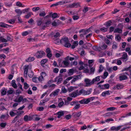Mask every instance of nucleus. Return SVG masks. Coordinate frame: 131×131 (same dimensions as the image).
Masks as SVG:
<instances>
[{"instance_id": "7c9ffc66", "label": "nucleus", "mask_w": 131, "mask_h": 131, "mask_svg": "<svg viewBox=\"0 0 131 131\" xmlns=\"http://www.w3.org/2000/svg\"><path fill=\"white\" fill-rule=\"evenodd\" d=\"M9 48H7L6 49H3L1 50V51H3L4 52L7 53L9 52Z\"/></svg>"}, {"instance_id": "4468645a", "label": "nucleus", "mask_w": 131, "mask_h": 131, "mask_svg": "<svg viewBox=\"0 0 131 131\" xmlns=\"http://www.w3.org/2000/svg\"><path fill=\"white\" fill-rule=\"evenodd\" d=\"M81 114V112H79L78 113H73L72 114V116H73L74 118H77L79 117Z\"/></svg>"}, {"instance_id": "a19ab883", "label": "nucleus", "mask_w": 131, "mask_h": 131, "mask_svg": "<svg viewBox=\"0 0 131 131\" xmlns=\"http://www.w3.org/2000/svg\"><path fill=\"white\" fill-rule=\"evenodd\" d=\"M46 15V14L45 12L44 11H42L39 14V16L40 17H44Z\"/></svg>"}, {"instance_id": "680f3d73", "label": "nucleus", "mask_w": 131, "mask_h": 131, "mask_svg": "<svg viewBox=\"0 0 131 131\" xmlns=\"http://www.w3.org/2000/svg\"><path fill=\"white\" fill-rule=\"evenodd\" d=\"M67 8H74L73 3L72 4H70L67 6Z\"/></svg>"}, {"instance_id": "cd10ccee", "label": "nucleus", "mask_w": 131, "mask_h": 131, "mask_svg": "<svg viewBox=\"0 0 131 131\" xmlns=\"http://www.w3.org/2000/svg\"><path fill=\"white\" fill-rule=\"evenodd\" d=\"M15 11L17 14H19L18 15H21L22 13V12L20 10V9H17L15 10Z\"/></svg>"}, {"instance_id": "09e8293b", "label": "nucleus", "mask_w": 131, "mask_h": 131, "mask_svg": "<svg viewBox=\"0 0 131 131\" xmlns=\"http://www.w3.org/2000/svg\"><path fill=\"white\" fill-rule=\"evenodd\" d=\"M95 98V97H92L89 98H87L89 103L90 102V101H93Z\"/></svg>"}, {"instance_id": "473e14b6", "label": "nucleus", "mask_w": 131, "mask_h": 131, "mask_svg": "<svg viewBox=\"0 0 131 131\" xmlns=\"http://www.w3.org/2000/svg\"><path fill=\"white\" fill-rule=\"evenodd\" d=\"M59 24V23H57L56 21H53L52 23V25L54 26H58Z\"/></svg>"}, {"instance_id": "393cba45", "label": "nucleus", "mask_w": 131, "mask_h": 131, "mask_svg": "<svg viewBox=\"0 0 131 131\" xmlns=\"http://www.w3.org/2000/svg\"><path fill=\"white\" fill-rule=\"evenodd\" d=\"M42 19L41 18H40L37 21V23L38 26H40L42 24Z\"/></svg>"}, {"instance_id": "69168bd1", "label": "nucleus", "mask_w": 131, "mask_h": 131, "mask_svg": "<svg viewBox=\"0 0 131 131\" xmlns=\"http://www.w3.org/2000/svg\"><path fill=\"white\" fill-rule=\"evenodd\" d=\"M100 30L101 31H103V32H106L107 31V28H105L104 27L101 28Z\"/></svg>"}, {"instance_id": "39448f33", "label": "nucleus", "mask_w": 131, "mask_h": 131, "mask_svg": "<svg viewBox=\"0 0 131 131\" xmlns=\"http://www.w3.org/2000/svg\"><path fill=\"white\" fill-rule=\"evenodd\" d=\"M24 113V111H18L17 113H19L14 118V120L13 121V123L15 122L19 118L20 115Z\"/></svg>"}, {"instance_id": "20e7f679", "label": "nucleus", "mask_w": 131, "mask_h": 131, "mask_svg": "<svg viewBox=\"0 0 131 131\" xmlns=\"http://www.w3.org/2000/svg\"><path fill=\"white\" fill-rule=\"evenodd\" d=\"M82 76V74L78 75L77 76H74L73 79L72 80L71 83H73L75 82L77 80L80 79L81 77Z\"/></svg>"}, {"instance_id": "a878e982", "label": "nucleus", "mask_w": 131, "mask_h": 131, "mask_svg": "<svg viewBox=\"0 0 131 131\" xmlns=\"http://www.w3.org/2000/svg\"><path fill=\"white\" fill-rule=\"evenodd\" d=\"M8 94H12L13 93L14 94L15 93V91L14 89H10L8 90L7 92Z\"/></svg>"}, {"instance_id": "58836bf2", "label": "nucleus", "mask_w": 131, "mask_h": 131, "mask_svg": "<svg viewBox=\"0 0 131 131\" xmlns=\"http://www.w3.org/2000/svg\"><path fill=\"white\" fill-rule=\"evenodd\" d=\"M95 68L94 67L91 68L90 69V74H93L95 71Z\"/></svg>"}, {"instance_id": "c756f323", "label": "nucleus", "mask_w": 131, "mask_h": 131, "mask_svg": "<svg viewBox=\"0 0 131 131\" xmlns=\"http://www.w3.org/2000/svg\"><path fill=\"white\" fill-rule=\"evenodd\" d=\"M74 8H78L80 7V6L79 3H73Z\"/></svg>"}, {"instance_id": "9d476101", "label": "nucleus", "mask_w": 131, "mask_h": 131, "mask_svg": "<svg viewBox=\"0 0 131 131\" xmlns=\"http://www.w3.org/2000/svg\"><path fill=\"white\" fill-rule=\"evenodd\" d=\"M87 98L82 99L81 101H79V102L81 104H87L89 102Z\"/></svg>"}, {"instance_id": "ea45409f", "label": "nucleus", "mask_w": 131, "mask_h": 131, "mask_svg": "<svg viewBox=\"0 0 131 131\" xmlns=\"http://www.w3.org/2000/svg\"><path fill=\"white\" fill-rule=\"evenodd\" d=\"M42 54V55H45V53L43 51H38L37 53V54Z\"/></svg>"}, {"instance_id": "3c124183", "label": "nucleus", "mask_w": 131, "mask_h": 131, "mask_svg": "<svg viewBox=\"0 0 131 131\" xmlns=\"http://www.w3.org/2000/svg\"><path fill=\"white\" fill-rule=\"evenodd\" d=\"M80 104H76L73 108V109L74 110H77L80 108Z\"/></svg>"}, {"instance_id": "9b49d317", "label": "nucleus", "mask_w": 131, "mask_h": 131, "mask_svg": "<svg viewBox=\"0 0 131 131\" xmlns=\"http://www.w3.org/2000/svg\"><path fill=\"white\" fill-rule=\"evenodd\" d=\"M122 126H120L117 127L113 126L112 127L111 129L112 130H114L115 131H117L120 129L121 128Z\"/></svg>"}, {"instance_id": "79ce46f5", "label": "nucleus", "mask_w": 131, "mask_h": 131, "mask_svg": "<svg viewBox=\"0 0 131 131\" xmlns=\"http://www.w3.org/2000/svg\"><path fill=\"white\" fill-rule=\"evenodd\" d=\"M79 33H83V34L84 35H85L87 34V33L86 32V31H85V30L84 29H82L80 30L79 31Z\"/></svg>"}, {"instance_id": "ddd939ff", "label": "nucleus", "mask_w": 131, "mask_h": 131, "mask_svg": "<svg viewBox=\"0 0 131 131\" xmlns=\"http://www.w3.org/2000/svg\"><path fill=\"white\" fill-rule=\"evenodd\" d=\"M91 89H89L86 91L84 90V95H89L92 92Z\"/></svg>"}, {"instance_id": "2eb2a0df", "label": "nucleus", "mask_w": 131, "mask_h": 131, "mask_svg": "<svg viewBox=\"0 0 131 131\" xmlns=\"http://www.w3.org/2000/svg\"><path fill=\"white\" fill-rule=\"evenodd\" d=\"M127 55L126 53L125 52H124L122 56V57L120 58V59H126V61L127 60Z\"/></svg>"}, {"instance_id": "c85d7f7f", "label": "nucleus", "mask_w": 131, "mask_h": 131, "mask_svg": "<svg viewBox=\"0 0 131 131\" xmlns=\"http://www.w3.org/2000/svg\"><path fill=\"white\" fill-rule=\"evenodd\" d=\"M35 59V58L34 57H30L26 60V61L27 62L32 61H34Z\"/></svg>"}, {"instance_id": "a18cd8bd", "label": "nucleus", "mask_w": 131, "mask_h": 131, "mask_svg": "<svg viewBox=\"0 0 131 131\" xmlns=\"http://www.w3.org/2000/svg\"><path fill=\"white\" fill-rule=\"evenodd\" d=\"M71 117V115L70 114L67 115L65 116V118L67 120H69L70 119Z\"/></svg>"}, {"instance_id": "5fc2aeb1", "label": "nucleus", "mask_w": 131, "mask_h": 131, "mask_svg": "<svg viewBox=\"0 0 131 131\" xmlns=\"http://www.w3.org/2000/svg\"><path fill=\"white\" fill-rule=\"evenodd\" d=\"M64 104V102L63 101H62L60 102L58 104V107H61L63 106Z\"/></svg>"}, {"instance_id": "49530a36", "label": "nucleus", "mask_w": 131, "mask_h": 131, "mask_svg": "<svg viewBox=\"0 0 131 131\" xmlns=\"http://www.w3.org/2000/svg\"><path fill=\"white\" fill-rule=\"evenodd\" d=\"M116 108L114 107H111L107 108V109L108 111H113L115 110Z\"/></svg>"}, {"instance_id": "c03bdc74", "label": "nucleus", "mask_w": 131, "mask_h": 131, "mask_svg": "<svg viewBox=\"0 0 131 131\" xmlns=\"http://www.w3.org/2000/svg\"><path fill=\"white\" fill-rule=\"evenodd\" d=\"M62 78L61 77H59V78L58 79V81L57 82V83L58 84H60V83H61V82L62 81Z\"/></svg>"}, {"instance_id": "f3484780", "label": "nucleus", "mask_w": 131, "mask_h": 131, "mask_svg": "<svg viewBox=\"0 0 131 131\" xmlns=\"http://www.w3.org/2000/svg\"><path fill=\"white\" fill-rule=\"evenodd\" d=\"M100 76H98L95 77V78L93 79L92 80L93 84L95 82L99 81L100 80Z\"/></svg>"}, {"instance_id": "aec40b11", "label": "nucleus", "mask_w": 131, "mask_h": 131, "mask_svg": "<svg viewBox=\"0 0 131 131\" xmlns=\"http://www.w3.org/2000/svg\"><path fill=\"white\" fill-rule=\"evenodd\" d=\"M93 49L95 51H100L101 48L100 47L94 46L93 47Z\"/></svg>"}, {"instance_id": "8fccbe9b", "label": "nucleus", "mask_w": 131, "mask_h": 131, "mask_svg": "<svg viewBox=\"0 0 131 131\" xmlns=\"http://www.w3.org/2000/svg\"><path fill=\"white\" fill-rule=\"evenodd\" d=\"M105 41L107 45H109L111 43L110 41L107 38H105Z\"/></svg>"}, {"instance_id": "4be33fe9", "label": "nucleus", "mask_w": 131, "mask_h": 131, "mask_svg": "<svg viewBox=\"0 0 131 131\" xmlns=\"http://www.w3.org/2000/svg\"><path fill=\"white\" fill-rule=\"evenodd\" d=\"M74 71L73 69H71L69 70L68 74L69 76H71L73 74Z\"/></svg>"}, {"instance_id": "e2e57ef3", "label": "nucleus", "mask_w": 131, "mask_h": 131, "mask_svg": "<svg viewBox=\"0 0 131 131\" xmlns=\"http://www.w3.org/2000/svg\"><path fill=\"white\" fill-rule=\"evenodd\" d=\"M62 63H63V64L66 66H68L69 64L68 61H63L62 62Z\"/></svg>"}, {"instance_id": "0e129e2a", "label": "nucleus", "mask_w": 131, "mask_h": 131, "mask_svg": "<svg viewBox=\"0 0 131 131\" xmlns=\"http://www.w3.org/2000/svg\"><path fill=\"white\" fill-rule=\"evenodd\" d=\"M84 90L83 89H81L79 91V93H78V95H80L81 94H83L84 95Z\"/></svg>"}, {"instance_id": "f257e3e1", "label": "nucleus", "mask_w": 131, "mask_h": 131, "mask_svg": "<svg viewBox=\"0 0 131 131\" xmlns=\"http://www.w3.org/2000/svg\"><path fill=\"white\" fill-rule=\"evenodd\" d=\"M61 41L64 44V46L67 48H69L71 46V44L69 43L68 38L67 37L64 38L61 40Z\"/></svg>"}, {"instance_id": "f704fd0d", "label": "nucleus", "mask_w": 131, "mask_h": 131, "mask_svg": "<svg viewBox=\"0 0 131 131\" xmlns=\"http://www.w3.org/2000/svg\"><path fill=\"white\" fill-rule=\"evenodd\" d=\"M40 8L39 7H34L32 9V10L33 11L36 12L39 10Z\"/></svg>"}, {"instance_id": "6e6552de", "label": "nucleus", "mask_w": 131, "mask_h": 131, "mask_svg": "<svg viewBox=\"0 0 131 131\" xmlns=\"http://www.w3.org/2000/svg\"><path fill=\"white\" fill-rule=\"evenodd\" d=\"M119 80L121 81L127 79H128V77L126 75L124 74H121L119 77Z\"/></svg>"}, {"instance_id": "f03ea898", "label": "nucleus", "mask_w": 131, "mask_h": 131, "mask_svg": "<svg viewBox=\"0 0 131 131\" xmlns=\"http://www.w3.org/2000/svg\"><path fill=\"white\" fill-rule=\"evenodd\" d=\"M35 116L34 115H33L31 116L30 115H26L24 117V119L26 122L31 121L34 119Z\"/></svg>"}, {"instance_id": "6e6d98bb", "label": "nucleus", "mask_w": 131, "mask_h": 131, "mask_svg": "<svg viewBox=\"0 0 131 131\" xmlns=\"http://www.w3.org/2000/svg\"><path fill=\"white\" fill-rule=\"evenodd\" d=\"M104 89H108L110 87L109 84H105L104 85Z\"/></svg>"}, {"instance_id": "e433bc0d", "label": "nucleus", "mask_w": 131, "mask_h": 131, "mask_svg": "<svg viewBox=\"0 0 131 131\" xmlns=\"http://www.w3.org/2000/svg\"><path fill=\"white\" fill-rule=\"evenodd\" d=\"M112 48L113 49H116L117 48V44L115 42H113Z\"/></svg>"}, {"instance_id": "864d4df0", "label": "nucleus", "mask_w": 131, "mask_h": 131, "mask_svg": "<svg viewBox=\"0 0 131 131\" xmlns=\"http://www.w3.org/2000/svg\"><path fill=\"white\" fill-rule=\"evenodd\" d=\"M32 14L31 12H29L28 13L27 15L25 16V18H26L28 19L29 18V17H30L31 16V14Z\"/></svg>"}, {"instance_id": "4d7b16f0", "label": "nucleus", "mask_w": 131, "mask_h": 131, "mask_svg": "<svg viewBox=\"0 0 131 131\" xmlns=\"http://www.w3.org/2000/svg\"><path fill=\"white\" fill-rule=\"evenodd\" d=\"M45 102H46L44 100H42L40 101L39 105L40 106L44 105V104Z\"/></svg>"}, {"instance_id": "052dcab7", "label": "nucleus", "mask_w": 131, "mask_h": 131, "mask_svg": "<svg viewBox=\"0 0 131 131\" xmlns=\"http://www.w3.org/2000/svg\"><path fill=\"white\" fill-rule=\"evenodd\" d=\"M60 34L59 32H56L54 35V37L55 38H57L60 36Z\"/></svg>"}, {"instance_id": "4c0bfd02", "label": "nucleus", "mask_w": 131, "mask_h": 131, "mask_svg": "<svg viewBox=\"0 0 131 131\" xmlns=\"http://www.w3.org/2000/svg\"><path fill=\"white\" fill-rule=\"evenodd\" d=\"M61 91L63 93H66L67 92V90L63 86H62V88Z\"/></svg>"}, {"instance_id": "7ed1b4c3", "label": "nucleus", "mask_w": 131, "mask_h": 131, "mask_svg": "<svg viewBox=\"0 0 131 131\" xmlns=\"http://www.w3.org/2000/svg\"><path fill=\"white\" fill-rule=\"evenodd\" d=\"M60 90L59 89H57L53 91L50 95V96L51 97L52 96H57L58 95L59 93L60 92Z\"/></svg>"}, {"instance_id": "bb28decb", "label": "nucleus", "mask_w": 131, "mask_h": 131, "mask_svg": "<svg viewBox=\"0 0 131 131\" xmlns=\"http://www.w3.org/2000/svg\"><path fill=\"white\" fill-rule=\"evenodd\" d=\"M51 13V16L52 18L53 19L57 18V14L56 13H54L52 14V13Z\"/></svg>"}, {"instance_id": "72a5a7b5", "label": "nucleus", "mask_w": 131, "mask_h": 131, "mask_svg": "<svg viewBox=\"0 0 131 131\" xmlns=\"http://www.w3.org/2000/svg\"><path fill=\"white\" fill-rule=\"evenodd\" d=\"M48 60L47 59H45L42 60L40 61V63L41 64H45L46 62Z\"/></svg>"}, {"instance_id": "6ab92c4d", "label": "nucleus", "mask_w": 131, "mask_h": 131, "mask_svg": "<svg viewBox=\"0 0 131 131\" xmlns=\"http://www.w3.org/2000/svg\"><path fill=\"white\" fill-rule=\"evenodd\" d=\"M11 26L7 25L6 24H4L2 23H0V27L4 28H8L10 27Z\"/></svg>"}, {"instance_id": "b1692460", "label": "nucleus", "mask_w": 131, "mask_h": 131, "mask_svg": "<svg viewBox=\"0 0 131 131\" xmlns=\"http://www.w3.org/2000/svg\"><path fill=\"white\" fill-rule=\"evenodd\" d=\"M108 46L106 45L105 43L103 44V45L101 46V49L102 50H104L106 49L107 48Z\"/></svg>"}, {"instance_id": "5701e85b", "label": "nucleus", "mask_w": 131, "mask_h": 131, "mask_svg": "<svg viewBox=\"0 0 131 131\" xmlns=\"http://www.w3.org/2000/svg\"><path fill=\"white\" fill-rule=\"evenodd\" d=\"M17 112H17L16 113H15L13 111H12L10 112L9 115L11 117H13L15 115H17L18 114H19V113H18Z\"/></svg>"}, {"instance_id": "1a4fd4ad", "label": "nucleus", "mask_w": 131, "mask_h": 131, "mask_svg": "<svg viewBox=\"0 0 131 131\" xmlns=\"http://www.w3.org/2000/svg\"><path fill=\"white\" fill-rule=\"evenodd\" d=\"M23 97L22 96L20 95L18 98H16L14 100V101L15 102L17 103H20L23 100Z\"/></svg>"}, {"instance_id": "423d86ee", "label": "nucleus", "mask_w": 131, "mask_h": 131, "mask_svg": "<svg viewBox=\"0 0 131 131\" xmlns=\"http://www.w3.org/2000/svg\"><path fill=\"white\" fill-rule=\"evenodd\" d=\"M29 65H25L24 66V75L25 77H27V72L29 68Z\"/></svg>"}, {"instance_id": "13d9d810", "label": "nucleus", "mask_w": 131, "mask_h": 131, "mask_svg": "<svg viewBox=\"0 0 131 131\" xmlns=\"http://www.w3.org/2000/svg\"><path fill=\"white\" fill-rule=\"evenodd\" d=\"M103 69V67L102 66V65H100L99 66V72L100 73L101 72Z\"/></svg>"}, {"instance_id": "603ef678", "label": "nucleus", "mask_w": 131, "mask_h": 131, "mask_svg": "<svg viewBox=\"0 0 131 131\" xmlns=\"http://www.w3.org/2000/svg\"><path fill=\"white\" fill-rule=\"evenodd\" d=\"M115 39H116L117 40L120 41L121 39V37L119 35H117L115 37Z\"/></svg>"}, {"instance_id": "774afa93", "label": "nucleus", "mask_w": 131, "mask_h": 131, "mask_svg": "<svg viewBox=\"0 0 131 131\" xmlns=\"http://www.w3.org/2000/svg\"><path fill=\"white\" fill-rule=\"evenodd\" d=\"M59 71V70L57 68H55L54 69L53 71L54 73H57Z\"/></svg>"}, {"instance_id": "bf43d9fd", "label": "nucleus", "mask_w": 131, "mask_h": 131, "mask_svg": "<svg viewBox=\"0 0 131 131\" xmlns=\"http://www.w3.org/2000/svg\"><path fill=\"white\" fill-rule=\"evenodd\" d=\"M131 68V67L130 66H129V67L127 68H124L123 70H122V71H127L129 70H129H131V69H130V68Z\"/></svg>"}, {"instance_id": "de8ad7c7", "label": "nucleus", "mask_w": 131, "mask_h": 131, "mask_svg": "<svg viewBox=\"0 0 131 131\" xmlns=\"http://www.w3.org/2000/svg\"><path fill=\"white\" fill-rule=\"evenodd\" d=\"M24 88L25 89H27L29 86V85L26 82L24 83Z\"/></svg>"}, {"instance_id": "338daca9", "label": "nucleus", "mask_w": 131, "mask_h": 131, "mask_svg": "<svg viewBox=\"0 0 131 131\" xmlns=\"http://www.w3.org/2000/svg\"><path fill=\"white\" fill-rule=\"evenodd\" d=\"M88 10V7H84V9H83V11L84 13H85L87 12Z\"/></svg>"}, {"instance_id": "412c9836", "label": "nucleus", "mask_w": 131, "mask_h": 131, "mask_svg": "<svg viewBox=\"0 0 131 131\" xmlns=\"http://www.w3.org/2000/svg\"><path fill=\"white\" fill-rule=\"evenodd\" d=\"M110 94L109 91L108 90L102 92V95L103 96H105L106 95H110Z\"/></svg>"}, {"instance_id": "f8f14e48", "label": "nucleus", "mask_w": 131, "mask_h": 131, "mask_svg": "<svg viewBox=\"0 0 131 131\" xmlns=\"http://www.w3.org/2000/svg\"><path fill=\"white\" fill-rule=\"evenodd\" d=\"M9 116L8 114H7L6 115H2L0 117V119H6Z\"/></svg>"}, {"instance_id": "0eeeda50", "label": "nucleus", "mask_w": 131, "mask_h": 131, "mask_svg": "<svg viewBox=\"0 0 131 131\" xmlns=\"http://www.w3.org/2000/svg\"><path fill=\"white\" fill-rule=\"evenodd\" d=\"M84 82L86 84V86H89L92 84H93L92 83V81H91L88 79H85L84 80Z\"/></svg>"}, {"instance_id": "2f4dec72", "label": "nucleus", "mask_w": 131, "mask_h": 131, "mask_svg": "<svg viewBox=\"0 0 131 131\" xmlns=\"http://www.w3.org/2000/svg\"><path fill=\"white\" fill-rule=\"evenodd\" d=\"M0 41L2 42H7V40L4 38L3 37H0Z\"/></svg>"}, {"instance_id": "a211bd4d", "label": "nucleus", "mask_w": 131, "mask_h": 131, "mask_svg": "<svg viewBox=\"0 0 131 131\" xmlns=\"http://www.w3.org/2000/svg\"><path fill=\"white\" fill-rule=\"evenodd\" d=\"M122 30L118 28H115L114 31V33L117 32L118 33H122Z\"/></svg>"}, {"instance_id": "c9c22d12", "label": "nucleus", "mask_w": 131, "mask_h": 131, "mask_svg": "<svg viewBox=\"0 0 131 131\" xmlns=\"http://www.w3.org/2000/svg\"><path fill=\"white\" fill-rule=\"evenodd\" d=\"M116 87L118 89H120L123 88L124 86L123 85L119 84L116 85Z\"/></svg>"}, {"instance_id": "37998d69", "label": "nucleus", "mask_w": 131, "mask_h": 131, "mask_svg": "<svg viewBox=\"0 0 131 131\" xmlns=\"http://www.w3.org/2000/svg\"><path fill=\"white\" fill-rule=\"evenodd\" d=\"M34 75L32 71H30L29 73L28 76L30 78L32 77Z\"/></svg>"}, {"instance_id": "dca6fc26", "label": "nucleus", "mask_w": 131, "mask_h": 131, "mask_svg": "<svg viewBox=\"0 0 131 131\" xmlns=\"http://www.w3.org/2000/svg\"><path fill=\"white\" fill-rule=\"evenodd\" d=\"M58 115L57 117L58 118H60L62 116L64 115V113L63 111H59L57 113Z\"/></svg>"}]
</instances>
